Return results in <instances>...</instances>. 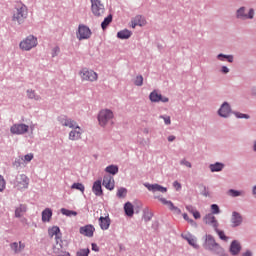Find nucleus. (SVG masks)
<instances>
[{
    "instance_id": "f257e3e1",
    "label": "nucleus",
    "mask_w": 256,
    "mask_h": 256,
    "mask_svg": "<svg viewBox=\"0 0 256 256\" xmlns=\"http://www.w3.org/2000/svg\"><path fill=\"white\" fill-rule=\"evenodd\" d=\"M29 15V10L27 9V6L24 4H18L16 6V11L13 14L12 21H16L19 25L22 23H25V19H27Z\"/></svg>"
},
{
    "instance_id": "f03ea898",
    "label": "nucleus",
    "mask_w": 256,
    "mask_h": 256,
    "mask_svg": "<svg viewBox=\"0 0 256 256\" xmlns=\"http://www.w3.org/2000/svg\"><path fill=\"white\" fill-rule=\"evenodd\" d=\"M14 189L17 191H23L25 189H29V177L25 174H20L16 176L15 180L13 181Z\"/></svg>"
},
{
    "instance_id": "7ed1b4c3",
    "label": "nucleus",
    "mask_w": 256,
    "mask_h": 256,
    "mask_svg": "<svg viewBox=\"0 0 256 256\" xmlns=\"http://www.w3.org/2000/svg\"><path fill=\"white\" fill-rule=\"evenodd\" d=\"M79 75L82 81H88L89 83H94V81L99 79L97 72L89 68H82L79 72Z\"/></svg>"
},
{
    "instance_id": "20e7f679",
    "label": "nucleus",
    "mask_w": 256,
    "mask_h": 256,
    "mask_svg": "<svg viewBox=\"0 0 256 256\" xmlns=\"http://www.w3.org/2000/svg\"><path fill=\"white\" fill-rule=\"evenodd\" d=\"M114 117L113 111L110 109H103L98 114V122L101 127H106L107 123Z\"/></svg>"
},
{
    "instance_id": "39448f33",
    "label": "nucleus",
    "mask_w": 256,
    "mask_h": 256,
    "mask_svg": "<svg viewBox=\"0 0 256 256\" xmlns=\"http://www.w3.org/2000/svg\"><path fill=\"white\" fill-rule=\"evenodd\" d=\"M91 1V11L95 17H102L105 15V5L101 3V0H90Z\"/></svg>"
},
{
    "instance_id": "423d86ee",
    "label": "nucleus",
    "mask_w": 256,
    "mask_h": 256,
    "mask_svg": "<svg viewBox=\"0 0 256 256\" xmlns=\"http://www.w3.org/2000/svg\"><path fill=\"white\" fill-rule=\"evenodd\" d=\"M33 47H37V38L33 35L28 36L20 42V49L23 51H31Z\"/></svg>"
},
{
    "instance_id": "0eeeda50",
    "label": "nucleus",
    "mask_w": 256,
    "mask_h": 256,
    "mask_svg": "<svg viewBox=\"0 0 256 256\" xmlns=\"http://www.w3.org/2000/svg\"><path fill=\"white\" fill-rule=\"evenodd\" d=\"M92 35L91 29L86 25L80 24L78 27V31L76 33V37L79 41H83L85 39H90Z\"/></svg>"
},
{
    "instance_id": "6e6552de",
    "label": "nucleus",
    "mask_w": 256,
    "mask_h": 256,
    "mask_svg": "<svg viewBox=\"0 0 256 256\" xmlns=\"http://www.w3.org/2000/svg\"><path fill=\"white\" fill-rule=\"evenodd\" d=\"M205 247L210 251H214V253H221V251H223V248H221V246L215 242V238H213L211 235L206 236Z\"/></svg>"
},
{
    "instance_id": "1a4fd4ad",
    "label": "nucleus",
    "mask_w": 256,
    "mask_h": 256,
    "mask_svg": "<svg viewBox=\"0 0 256 256\" xmlns=\"http://www.w3.org/2000/svg\"><path fill=\"white\" fill-rule=\"evenodd\" d=\"M59 122L62 127H69V129H75L79 127V124L77 122L67 116H61L59 117Z\"/></svg>"
},
{
    "instance_id": "9d476101",
    "label": "nucleus",
    "mask_w": 256,
    "mask_h": 256,
    "mask_svg": "<svg viewBox=\"0 0 256 256\" xmlns=\"http://www.w3.org/2000/svg\"><path fill=\"white\" fill-rule=\"evenodd\" d=\"M255 16V10H253V8H251L248 13L245 12V7H241L240 9L237 10L236 12V17L238 19H253V17Z\"/></svg>"
},
{
    "instance_id": "9b49d317",
    "label": "nucleus",
    "mask_w": 256,
    "mask_h": 256,
    "mask_svg": "<svg viewBox=\"0 0 256 256\" xmlns=\"http://www.w3.org/2000/svg\"><path fill=\"white\" fill-rule=\"evenodd\" d=\"M29 131V126L26 124H14L10 128V132L13 135H24V133H27Z\"/></svg>"
},
{
    "instance_id": "f8f14e48",
    "label": "nucleus",
    "mask_w": 256,
    "mask_h": 256,
    "mask_svg": "<svg viewBox=\"0 0 256 256\" xmlns=\"http://www.w3.org/2000/svg\"><path fill=\"white\" fill-rule=\"evenodd\" d=\"M149 99L152 103H159V101H161L162 103L169 102V98L163 97V95L159 94L157 90H154L150 93Z\"/></svg>"
},
{
    "instance_id": "ddd939ff",
    "label": "nucleus",
    "mask_w": 256,
    "mask_h": 256,
    "mask_svg": "<svg viewBox=\"0 0 256 256\" xmlns=\"http://www.w3.org/2000/svg\"><path fill=\"white\" fill-rule=\"evenodd\" d=\"M81 135H83V129L81 127L76 126V128H73L69 133V139L70 141H79L81 139Z\"/></svg>"
},
{
    "instance_id": "4468645a",
    "label": "nucleus",
    "mask_w": 256,
    "mask_h": 256,
    "mask_svg": "<svg viewBox=\"0 0 256 256\" xmlns=\"http://www.w3.org/2000/svg\"><path fill=\"white\" fill-rule=\"evenodd\" d=\"M203 221L206 223V225H210L215 230H217V227H219V222H217V218H215L213 214H207Z\"/></svg>"
},
{
    "instance_id": "2eb2a0df",
    "label": "nucleus",
    "mask_w": 256,
    "mask_h": 256,
    "mask_svg": "<svg viewBox=\"0 0 256 256\" xmlns=\"http://www.w3.org/2000/svg\"><path fill=\"white\" fill-rule=\"evenodd\" d=\"M102 185L106 189H109V191H113L115 189V179L111 175L104 176Z\"/></svg>"
},
{
    "instance_id": "dca6fc26",
    "label": "nucleus",
    "mask_w": 256,
    "mask_h": 256,
    "mask_svg": "<svg viewBox=\"0 0 256 256\" xmlns=\"http://www.w3.org/2000/svg\"><path fill=\"white\" fill-rule=\"evenodd\" d=\"M99 225L102 231H107V229H109L111 226V218H109V214H107L105 217L101 216L99 218Z\"/></svg>"
},
{
    "instance_id": "f3484780",
    "label": "nucleus",
    "mask_w": 256,
    "mask_h": 256,
    "mask_svg": "<svg viewBox=\"0 0 256 256\" xmlns=\"http://www.w3.org/2000/svg\"><path fill=\"white\" fill-rule=\"evenodd\" d=\"M145 187L148 189V191H152V193H165L167 191L166 187L159 184H145Z\"/></svg>"
},
{
    "instance_id": "a211bd4d",
    "label": "nucleus",
    "mask_w": 256,
    "mask_h": 256,
    "mask_svg": "<svg viewBox=\"0 0 256 256\" xmlns=\"http://www.w3.org/2000/svg\"><path fill=\"white\" fill-rule=\"evenodd\" d=\"M230 114L231 106H229V103L224 102L218 111V115H220V117H229Z\"/></svg>"
},
{
    "instance_id": "6ab92c4d",
    "label": "nucleus",
    "mask_w": 256,
    "mask_h": 256,
    "mask_svg": "<svg viewBox=\"0 0 256 256\" xmlns=\"http://www.w3.org/2000/svg\"><path fill=\"white\" fill-rule=\"evenodd\" d=\"M81 235H85V237H93V233H95V227L93 225H86L80 228Z\"/></svg>"
},
{
    "instance_id": "aec40b11",
    "label": "nucleus",
    "mask_w": 256,
    "mask_h": 256,
    "mask_svg": "<svg viewBox=\"0 0 256 256\" xmlns=\"http://www.w3.org/2000/svg\"><path fill=\"white\" fill-rule=\"evenodd\" d=\"M232 227H239L241 223H243V217L238 212L232 213V219H231Z\"/></svg>"
},
{
    "instance_id": "412c9836",
    "label": "nucleus",
    "mask_w": 256,
    "mask_h": 256,
    "mask_svg": "<svg viewBox=\"0 0 256 256\" xmlns=\"http://www.w3.org/2000/svg\"><path fill=\"white\" fill-rule=\"evenodd\" d=\"M34 155L33 153L26 154L25 156H21L18 158V160L15 161V163H18L19 166H21V163H31L33 161Z\"/></svg>"
},
{
    "instance_id": "4be33fe9",
    "label": "nucleus",
    "mask_w": 256,
    "mask_h": 256,
    "mask_svg": "<svg viewBox=\"0 0 256 256\" xmlns=\"http://www.w3.org/2000/svg\"><path fill=\"white\" fill-rule=\"evenodd\" d=\"M240 252H241V244L237 240H234L230 245V253L232 255H238Z\"/></svg>"
},
{
    "instance_id": "5701e85b",
    "label": "nucleus",
    "mask_w": 256,
    "mask_h": 256,
    "mask_svg": "<svg viewBox=\"0 0 256 256\" xmlns=\"http://www.w3.org/2000/svg\"><path fill=\"white\" fill-rule=\"evenodd\" d=\"M92 191L97 197H101V195H103V189L101 188L100 180L94 182Z\"/></svg>"
},
{
    "instance_id": "b1692460",
    "label": "nucleus",
    "mask_w": 256,
    "mask_h": 256,
    "mask_svg": "<svg viewBox=\"0 0 256 256\" xmlns=\"http://www.w3.org/2000/svg\"><path fill=\"white\" fill-rule=\"evenodd\" d=\"M53 217V211L50 208H46L42 211V221L43 223H49Z\"/></svg>"
},
{
    "instance_id": "393cba45",
    "label": "nucleus",
    "mask_w": 256,
    "mask_h": 256,
    "mask_svg": "<svg viewBox=\"0 0 256 256\" xmlns=\"http://www.w3.org/2000/svg\"><path fill=\"white\" fill-rule=\"evenodd\" d=\"M124 211H125V214L127 215V217H133V215L135 213L133 204L131 202H127L124 205Z\"/></svg>"
},
{
    "instance_id": "a878e982",
    "label": "nucleus",
    "mask_w": 256,
    "mask_h": 256,
    "mask_svg": "<svg viewBox=\"0 0 256 256\" xmlns=\"http://www.w3.org/2000/svg\"><path fill=\"white\" fill-rule=\"evenodd\" d=\"M27 213V206L25 204H21L15 210V217L20 218L23 217Z\"/></svg>"
},
{
    "instance_id": "bb28decb",
    "label": "nucleus",
    "mask_w": 256,
    "mask_h": 256,
    "mask_svg": "<svg viewBox=\"0 0 256 256\" xmlns=\"http://www.w3.org/2000/svg\"><path fill=\"white\" fill-rule=\"evenodd\" d=\"M132 33L131 31L125 29V30H121L117 33V37L118 39H129V37H131Z\"/></svg>"
},
{
    "instance_id": "cd10ccee",
    "label": "nucleus",
    "mask_w": 256,
    "mask_h": 256,
    "mask_svg": "<svg viewBox=\"0 0 256 256\" xmlns=\"http://www.w3.org/2000/svg\"><path fill=\"white\" fill-rule=\"evenodd\" d=\"M113 21V15H108L103 22L101 23V27L103 29V31H105L107 29V27H109V24Z\"/></svg>"
},
{
    "instance_id": "c85d7f7f",
    "label": "nucleus",
    "mask_w": 256,
    "mask_h": 256,
    "mask_svg": "<svg viewBox=\"0 0 256 256\" xmlns=\"http://www.w3.org/2000/svg\"><path fill=\"white\" fill-rule=\"evenodd\" d=\"M184 239H186V241L189 243V245L194 247V249H199V245H197V239H195L191 235L185 236Z\"/></svg>"
},
{
    "instance_id": "c756f323",
    "label": "nucleus",
    "mask_w": 256,
    "mask_h": 256,
    "mask_svg": "<svg viewBox=\"0 0 256 256\" xmlns=\"http://www.w3.org/2000/svg\"><path fill=\"white\" fill-rule=\"evenodd\" d=\"M106 173H110V175H117L119 173V167L115 165H110L105 168Z\"/></svg>"
},
{
    "instance_id": "7c9ffc66",
    "label": "nucleus",
    "mask_w": 256,
    "mask_h": 256,
    "mask_svg": "<svg viewBox=\"0 0 256 256\" xmlns=\"http://www.w3.org/2000/svg\"><path fill=\"white\" fill-rule=\"evenodd\" d=\"M49 235L50 237H55L56 239H59V233H61V230L59 229V227L57 226H53L50 230H49Z\"/></svg>"
},
{
    "instance_id": "2f4dec72",
    "label": "nucleus",
    "mask_w": 256,
    "mask_h": 256,
    "mask_svg": "<svg viewBox=\"0 0 256 256\" xmlns=\"http://www.w3.org/2000/svg\"><path fill=\"white\" fill-rule=\"evenodd\" d=\"M209 167H210L211 172H212V173H215V172H217V171H222V169H223V164L217 162V163H215V164H210Z\"/></svg>"
},
{
    "instance_id": "473e14b6",
    "label": "nucleus",
    "mask_w": 256,
    "mask_h": 256,
    "mask_svg": "<svg viewBox=\"0 0 256 256\" xmlns=\"http://www.w3.org/2000/svg\"><path fill=\"white\" fill-rule=\"evenodd\" d=\"M144 24H145V20H143V18L141 16H137L135 18L134 22L132 23V29H135L136 25H139L141 27Z\"/></svg>"
},
{
    "instance_id": "72a5a7b5",
    "label": "nucleus",
    "mask_w": 256,
    "mask_h": 256,
    "mask_svg": "<svg viewBox=\"0 0 256 256\" xmlns=\"http://www.w3.org/2000/svg\"><path fill=\"white\" fill-rule=\"evenodd\" d=\"M71 189H76L77 191H81V193H85V185L81 183L72 184Z\"/></svg>"
},
{
    "instance_id": "f704fd0d",
    "label": "nucleus",
    "mask_w": 256,
    "mask_h": 256,
    "mask_svg": "<svg viewBox=\"0 0 256 256\" xmlns=\"http://www.w3.org/2000/svg\"><path fill=\"white\" fill-rule=\"evenodd\" d=\"M61 213H62V215H66V217H71L72 215H73L74 217H76V215H77V212H75V211H73V210H67V209H65V208H62V209H61Z\"/></svg>"
},
{
    "instance_id": "c9c22d12",
    "label": "nucleus",
    "mask_w": 256,
    "mask_h": 256,
    "mask_svg": "<svg viewBox=\"0 0 256 256\" xmlns=\"http://www.w3.org/2000/svg\"><path fill=\"white\" fill-rule=\"evenodd\" d=\"M7 187V182L5 181V178L0 175V193H3Z\"/></svg>"
},
{
    "instance_id": "e433bc0d",
    "label": "nucleus",
    "mask_w": 256,
    "mask_h": 256,
    "mask_svg": "<svg viewBox=\"0 0 256 256\" xmlns=\"http://www.w3.org/2000/svg\"><path fill=\"white\" fill-rule=\"evenodd\" d=\"M155 199H159V201L161 202L162 205H167L168 209L170 207H172L173 202H171V201H169V200H167L165 198H159V196H155Z\"/></svg>"
},
{
    "instance_id": "4c0bfd02",
    "label": "nucleus",
    "mask_w": 256,
    "mask_h": 256,
    "mask_svg": "<svg viewBox=\"0 0 256 256\" xmlns=\"http://www.w3.org/2000/svg\"><path fill=\"white\" fill-rule=\"evenodd\" d=\"M117 197H119V199H124V197H127V190L125 188L118 189Z\"/></svg>"
},
{
    "instance_id": "58836bf2",
    "label": "nucleus",
    "mask_w": 256,
    "mask_h": 256,
    "mask_svg": "<svg viewBox=\"0 0 256 256\" xmlns=\"http://www.w3.org/2000/svg\"><path fill=\"white\" fill-rule=\"evenodd\" d=\"M218 59L220 61H224V59H227L229 63H233V56H227V55L219 54Z\"/></svg>"
},
{
    "instance_id": "ea45409f",
    "label": "nucleus",
    "mask_w": 256,
    "mask_h": 256,
    "mask_svg": "<svg viewBox=\"0 0 256 256\" xmlns=\"http://www.w3.org/2000/svg\"><path fill=\"white\" fill-rule=\"evenodd\" d=\"M27 95H28L29 99H35L36 101H39V99H40L39 96L35 95V91H33V90H28Z\"/></svg>"
},
{
    "instance_id": "a19ab883",
    "label": "nucleus",
    "mask_w": 256,
    "mask_h": 256,
    "mask_svg": "<svg viewBox=\"0 0 256 256\" xmlns=\"http://www.w3.org/2000/svg\"><path fill=\"white\" fill-rule=\"evenodd\" d=\"M10 249H12V251H14V253H21L19 250V243H17V242L11 243Z\"/></svg>"
},
{
    "instance_id": "79ce46f5",
    "label": "nucleus",
    "mask_w": 256,
    "mask_h": 256,
    "mask_svg": "<svg viewBox=\"0 0 256 256\" xmlns=\"http://www.w3.org/2000/svg\"><path fill=\"white\" fill-rule=\"evenodd\" d=\"M134 84L137 86V87H141V85H143V76H137L135 81H134Z\"/></svg>"
},
{
    "instance_id": "37998d69",
    "label": "nucleus",
    "mask_w": 256,
    "mask_h": 256,
    "mask_svg": "<svg viewBox=\"0 0 256 256\" xmlns=\"http://www.w3.org/2000/svg\"><path fill=\"white\" fill-rule=\"evenodd\" d=\"M168 209L173 211L176 215H181V209L177 208V206H175L173 203L172 206H170Z\"/></svg>"
},
{
    "instance_id": "c03bdc74",
    "label": "nucleus",
    "mask_w": 256,
    "mask_h": 256,
    "mask_svg": "<svg viewBox=\"0 0 256 256\" xmlns=\"http://www.w3.org/2000/svg\"><path fill=\"white\" fill-rule=\"evenodd\" d=\"M216 233H218V236L220 239H222V241H227V236H225V232L219 230L216 228Z\"/></svg>"
},
{
    "instance_id": "a18cd8bd",
    "label": "nucleus",
    "mask_w": 256,
    "mask_h": 256,
    "mask_svg": "<svg viewBox=\"0 0 256 256\" xmlns=\"http://www.w3.org/2000/svg\"><path fill=\"white\" fill-rule=\"evenodd\" d=\"M76 256H89V249H81L76 253Z\"/></svg>"
},
{
    "instance_id": "49530a36",
    "label": "nucleus",
    "mask_w": 256,
    "mask_h": 256,
    "mask_svg": "<svg viewBox=\"0 0 256 256\" xmlns=\"http://www.w3.org/2000/svg\"><path fill=\"white\" fill-rule=\"evenodd\" d=\"M211 210H212V215H218V213L220 212L219 206L217 204H212Z\"/></svg>"
},
{
    "instance_id": "de8ad7c7",
    "label": "nucleus",
    "mask_w": 256,
    "mask_h": 256,
    "mask_svg": "<svg viewBox=\"0 0 256 256\" xmlns=\"http://www.w3.org/2000/svg\"><path fill=\"white\" fill-rule=\"evenodd\" d=\"M229 195H231V197H239V195H241V192L231 189L229 190Z\"/></svg>"
},
{
    "instance_id": "09e8293b",
    "label": "nucleus",
    "mask_w": 256,
    "mask_h": 256,
    "mask_svg": "<svg viewBox=\"0 0 256 256\" xmlns=\"http://www.w3.org/2000/svg\"><path fill=\"white\" fill-rule=\"evenodd\" d=\"M183 219H185V221H187L188 223H191V225H193V223H195V221H193V219L189 218V215H187V213L183 214Z\"/></svg>"
},
{
    "instance_id": "8fccbe9b",
    "label": "nucleus",
    "mask_w": 256,
    "mask_h": 256,
    "mask_svg": "<svg viewBox=\"0 0 256 256\" xmlns=\"http://www.w3.org/2000/svg\"><path fill=\"white\" fill-rule=\"evenodd\" d=\"M236 117L238 119H249V115L247 114H242V113H236Z\"/></svg>"
},
{
    "instance_id": "3c124183",
    "label": "nucleus",
    "mask_w": 256,
    "mask_h": 256,
    "mask_svg": "<svg viewBox=\"0 0 256 256\" xmlns=\"http://www.w3.org/2000/svg\"><path fill=\"white\" fill-rule=\"evenodd\" d=\"M59 247H61V245H59V244L54 246L53 253H55V255H59V253H61V249Z\"/></svg>"
},
{
    "instance_id": "603ef678",
    "label": "nucleus",
    "mask_w": 256,
    "mask_h": 256,
    "mask_svg": "<svg viewBox=\"0 0 256 256\" xmlns=\"http://www.w3.org/2000/svg\"><path fill=\"white\" fill-rule=\"evenodd\" d=\"M161 118L164 120L166 125H171V117H169V116H166V117L161 116Z\"/></svg>"
},
{
    "instance_id": "864d4df0",
    "label": "nucleus",
    "mask_w": 256,
    "mask_h": 256,
    "mask_svg": "<svg viewBox=\"0 0 256 256\" xmlns=\"http://www.w3.org/2000/svg\"><path fill=\"white\" fill-rule=\"evenodd\" d=\"M186 211H188L189 213H191L193 215V213H195V208L192 205H188L186 206Z\"/></svg>"
},
{
    "instance_id": "5fc2aeb1",
    "label": "nucleus",
    "mask_w": 256,
    "mask_h": 256,
    "mask_svg": "<svg viewBox=\"0 0 256 256\" xmlns=\"http://www.w3.org/2000/svg\"><path fill=\"white\" fill-rule=\"evenodd\" d=\"M194 219H201V213H199V211H195L192 213Z\"/></svg>"
},
{
    "instance_id": "6e6d98bb",
    "label": "nucleus",
    "mask_w": 256,
    "mask_h": 256,
    "mask_svg": "<svg viewBox=\"0 0 256 256\" xmlns=\"http://www.w3.org/2000/svg\"><path fill=\"white\" fill-rule=\"evenodd\" d=\"M173 187L176 188V191H179L181 189V183H179L178 181H175L173 183Z\"/></svg>"
},
{
    "instance_id": "4d7b16f0",
    "label": "nucleus",
    "mask_w": 256,
    "mask_h": 256,
    "mask_svg": "<svg viewBox=\"0 0 256 256\" xmlns=\"http://www.w3.org/2000/svg\"><path fill=\"white\" fill-rule=\"evenodd\" d=\"M180 163H181V165H185L186 167L191 168V162H189L187 160H182Z\"/></svg>"
},
{
    "instance_id": "13d9d810",
    "label": "nucleus",
    "mask_w": 256,
    "mask_h": 256,
    "mask_svg": "<svg viewBox=\"0 0 256 256\" xmlns=\"http://www.w3.org/2000/svg\"><path fill=\"white\" fill-rule=\"evenodd\" d=\"M18 249L21 251H23V249H25V244H23L22 242H19V246Z\"/></svg>"
},
{
    "instance_id": "bf43d9fd",
    "label": "nucleus",
    "mask_w": 256,
    "mask_h": 256,
    "mask_svg": "<svg viewBox=\"0 0 256 256\" xmlns=\"http://www.w3.org/2000/svg\"><path fill=\"white\" fill-rule=\"evenodd\" d=\"M222 73H229V68H227V66H223Z\"/></svg>"
},
{
    "instance_id": "052dcab7",
    "label": "nucleus",
    "mask_w": 256,
    "mask_h": 256,
    "mask_svg": "<svg viewBox=\"0 0 256 256\" xmlns=\"http://www.w3.org/2000/svg\"><path fill=\"white\" fill-rule=\"evenodd\" d=\"M243 256H253V255L251 254V251H246V252L243 254Z\"/></svg>"
},
{
    "instance_id": "680f3d73",
    "label": "nucleus",
    "mask_w": 256,
    "mask_h": 256,
    "mask_svg": "<svg viewBox=\"0 0 256 256\" xmlns=\"http://www.w3.org/2000/svg\"><path fill=\"white\" fill-rule=\"evenodd\" d=\"M174 139H175V136H173V135L168 137V141H170V142H173Z\"/></svg>"
},
{
    "instance_id": "e2e57ef3",
    "label": "nucleus",
    "mask_w": 256,
    "mask_h": 256,
    "mask_svg": "<svg viewBox=\"0 0 256 256\" xmlns=\"http://www.w3.org/2000/svg\"><path fill=\"white\" fill-rule=\"evenodd\" d=\"M92 249L93 251H99V249H97V246L95 244H92Z\"/></svg>"
},
{
    "instance_id": "0e129e2a",
    "label": "nucleus",
    "mask_w": 256,
    "mask_h": 256,
    "mask_svg": "<svg viewBox=\"0 0 256 256\" xmlns=\"http://www.w3.org/2000/svg\"><path fill=\"white\" fill-rule=\"evenodd\" d=\"M253 193H254V195H256V186H254V188H253Z\"/></svg>"
},
{
    "instance_id": "69168bd1",
    "label": "nucleus",
    "mask_w": 256,
    "mask_h": 256,
    "mask_svg": "<svg viewBox=\"0 0 256 256\" xmlns=\"http://www.w3.org/2000/svg\"><path fill=\"white\" fill-rule=\"evenodd\" d=\"M23 221H24V222H27V219L24 218Z\"/></svg>"
},
{
    "instance_id": "338daca9",
    "label": "nucleus",
    "mask_w": 256,
    "mask_h": 256,
    "mask_svg": "<svg viewBox=\"0 0 256 256\" xmlns=\"http://www.w3.org/2000/svg\"><path fill=\"white\" fill-rule=\"evenodd\" d=\"M254 151H256V146H254Z\"/></svg>"
}]
</instances>
